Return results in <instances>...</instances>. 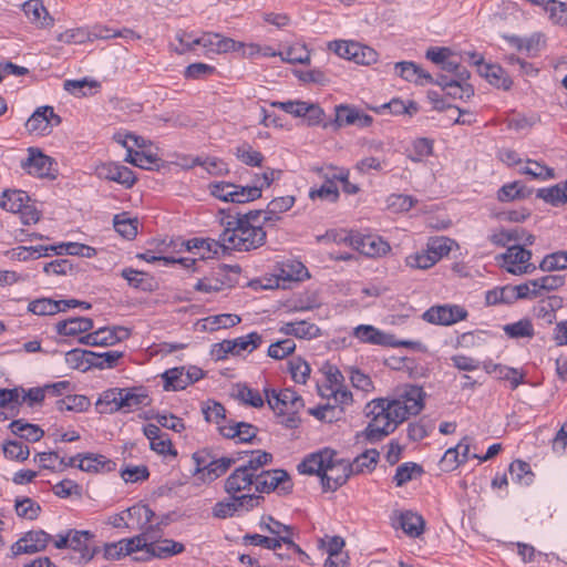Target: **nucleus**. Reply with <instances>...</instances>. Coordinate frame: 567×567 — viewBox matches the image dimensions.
Instances as JSON below:
<instances>
[{
	"label": "nucleus",
	"instance_id": "40",
	"mask_svg": "<svg viewBox=\"0 0 567 567\" xmlns=\"http://www.w3.org/2000/svg\"><path fill=\"white\" fill-rule=\"evenodd\" d=\"M9 427L13 434L30 442H38L44 435L43 430L38 425L24 422L23 420L12 421Z\"/></svg>",
	"mask_w": 567,
	"mask_h": 567
},
{
	"label": "nucleus",
	"instance_id": "20",
	"mask_svg": "<svg viewBox=\"0 0 567 567\" xmlns=\"http://www.w3.org/2000/svg\"><path fill=\"white\" fill-rule=\"evenodd\" d=\"M333 456H337V452L328 447L311 453L298 465V472L300 474L318 475L321 478Z\"/></svg>",
	"mask_w": 567,
	"mask_h": 567
},
{
	"label": "nucleus",
	"instance_id": "60",
	"mask_svg": "<svg viewBox=\"0 0 567 567\" xmlns=\"http://www.w3.org/2000/svg\"><path fill=\"white\" fill-rule=\"evenodd\" d=\"M164 389L169 391L184 390L188 384L185 380V368H174L163 373Z\"/></svg>",
	"mask_w": 567,
	"mask_h": 567
},
{
	"label": "nucleus",
	"instance_id": "16",
	"mask_svg": "<svg viewBox=\"0 0 567 567\" xmlns=\"http://www.w3.org/2000/svg\"><path fill=\"white\" fill-rule=\"evenodd\" d=\"M229 272L238 276L240 274V267L224 265L220 267L217 276L199 279L194 288L197 291L206 293L218 292L225 288H230L236 284V280L230 277Z\"/></svg>",
	"mask_w": 567,
	"mask_h": 567
},
{
	"label": "nucleus",
	"instance_id": "31",
	"mask_svg": "<svg viewBox=\"0 0 567 567\" xmlns=\"http://www.w3.org/2000/svg\"><path fill=\"white\" fill-rule=\"evenodd\" d=\"M218 430L224 437L238 439V441L243 443L251 442L258 431L256 426L246 422L220 425Z\"/></svg>",
	"mask_w": 567,
	"mask_h": 567
},
{
	"label": "nucleus",
	"instance_id": "48",
	"mask_svg": "<svg viewBox=\"0 0 567 567\" xmlns=\"http://www.w3.org/2000/svg\"><path fill=\"white\" fill-rule=\"evenodd\" d=\"M508 471L513 482L526 486L533 483L534 474L527 462L516 460L511 463Z\"/></svg>",
	"mask_w": 567,
	"mask_h": 567
},
{
	"label": "nucleus",
	"instance_id": "18",
	"mask_svg": "<svg viewBox=\"0 0 567 567\" xmlns=\"http://www.w3.org/2000/svg\"><path fill=\"white\" fill-rule=\"evenodd\" d=\"M350 246L364 256L377 258L390 251V245L377 235L354 234L350 238Z\"/></svg>",
	"mask_w": 567,
	"mask_h": 567
},
{
	"label": "nucleus",
	"instance_id": "25",
	"mask_svg": "<svg viewBox=\"0 0 567 567\" xmlns=\"http://www.w3.org/2000/svg\"><path fill=\"white\" fill-rule=\"evenodd\" d=\"M121 411L132 412L134 410L147 406L151 403V399L143 388H124L121 389Z\"/></svg>",
	"mask_w": 567,
	"mask_h": 567
},
{
	"label": "nucleus",
	"instance_id": "2",
	"mask_svg": "<svg viewBox=\"0 0 567 567\" xmlns=\"http://www.w3.org/2000/svg\"><path fill=\"white\" fill-rule=\"evenodd\" d=\"M221 224L225 227L220 234L223 250L249 251L266 241L267 235L261 225H247L229 216Z\"/></svg>",
	"mask_w": 567,
	"mask_h": 567
},
{
	"label": "nucleus",
	"instance_id": "39",
	"mask_svg": "<svg viewBox=\"0 0 567 567\" xmlns=\"http://www.w3.org/2000/svg\"><path fill=\"white\" fill-rule=\"evenodd\" d=\"M30 202V197L23 190H4L0 196V206L11 213H18L24 207L25 203Z\"/></svg>",
	"mask_w": 567,
	"mask_h": 567
},
{
	"label": "nucleus",
	"instance_id": "54",
	"mask_svg": "<svg viewBox=\"0 0 567 567\" xmlns=\"http://www.w3.org/2000/svg\"><path fill=\"white\" fill-rule=\"evenodd\" d=\"M235 155L241 163L252 167H260L265 159L264 155L254 150L248 143L237 146Z\"/></svg>",
	"mask_w": 567,
	"mask_h": 567
},
{
	"label": "nucleus",
	"instance_id": "62",
	"mask_svg": "<svg viewBox=\"0 0 567 567\" xmlns=\"http://www.w3.org/2000/svg\"><path fill=\"white\" fill-rule=\"evenodd\" d=\"M454 240L447 237H434L431 238L426 245L429 252L433 256L436 262L442 259L444 256H447L454 245Z\"/></svg>",
	"mask_w": 567,
	"mask_h": 567
},
{
	"label": "nucleus",
	"instance_id": "29",
	"mask_svg": "<svg viewBox=\"0 0 567 567\" xmlns=\"http://www.w3.org/2000/svg\"><path fill=\"white\" fill-rule=\"evenodd\" d=\"M93 329V320L86 317H72L55 323V331L60 336L75 337Z\"/></svg>",
	"mask_w": 567,
	"mask_h": 567
},
{
	"label": "nucleus",
	"instance_id": "30",
	"mask_svg": "<svg viewBox=\"0 0 567 567\" xmlns=\"http://www.w3.org/2000/svg\"><path fill=\"white\" fill-rule=\"evenodd\" d=\"M563 307V299L558 296H549L542 299L534 307V316L545 324H551L556 320V312Z\"/></svg>",
	"mask_w": 567,
	"mask_h": 567
},
{
	"label": "nucleus",
	"instance_id": "52",
	"mask_svg": "<svg viewBox=\"0 0 567 567\" xmlns=\"http://www.w3.org/2000/svg\"><path fill=\"white\" fill-rule=\"evenodd\" d=\"M395 70L398 74L406 81L417 82L419 80L424 79L430 82L432 80L429 73L424 72L413 62H398L395 64Z\"/></svg>",
	"mask_w": 567,
	"mask_h": 567
},
{
	"label": "nucleus",
	"instance_id": "37",
	"mask_svg": "<svg viewBox=\"0 0 567 567\" xmlns=\"http://www.w3.org/2000/svg\"><path fill=\"white\" fill-rule=\"evenodd\" d=\"M125 162L143 169L153 171L159 168L162 159L156 154L146 153L144 150H130Z\"/></svg>",
	"mask_w": 567,
	"mask_h": 567
},
{
	"label": "nucleus",
	"instance_id": "64",
	"mask_svg": "<svg viewBox=\"0 0 567 567\" xmlns=\"http://www.w3.org/2000/svg\"><path fill=\"white\" fill-rule=\"evenodd\" d=\"M433 151V142L429 138H417L413 142L408 157L412 162H422L425 157L430 156Z\"/></svg>",
	"mask_w": 567,
	"mask_h": 567
},
{
	"label": "nucleus",
	"instance_id": "24",
	"mask_svg": "<svg viewBox=\"0 0 567 567\" xmlns=\"http://www.w3.org/2000/svg\"><path fill=\"white\" fill-rule=\"evenodd\" d=\"M143 433L150 440V446L154 452L161 455H176L171 439L166 433L161 431L158 425L152 423L146 424L143 427Z\"/></svg>",
	"mask_w": 567,
	"mask_h": 567
},
{
	"label": "nucleus",
	"instance_id": "53",
	"mask_svg": "<svg viewBox=\"0 0 567 567\" xmlns=\"http://www.w3.org/2000/svg\"><path fill=\"white\" fill-rule=\"evenodd\" d=\"M526 187L520 182H513L503 185L497 192V199L502 203L525 198L528 196Z\"/></svg>",
	"mask_w": 567,
	"mask_h": 567
},
{
	"label": "nucleus",
	"instance_id": "7",
	"mask_svg": "<svg viewBox=\"0 0 567 567\" xmlns=\"http://www.w3.org/2000/svg\"><path fill=\"white\" fill-rule=\"evenodd\" d=\"M502 267L509 274L519 276L533 272L536 267L530 262L532 252L522 245H512L502 255Z\"/></svg>",
	"mask_w": 567,
	"mask_h": 567
},
{
	"label": "nucleus",
	"instance_id": "14",
	"mask_svg": "<svg viewBox=\"0 0 567 567\" xmlns=\"http://www.w3.org/2000/svg\"><path fill=\"white\" fill-rule=\"evenodd\" d=\"M261 343V336L250 332L233 340H224L215 344L213 353L217 359H225L228 353L239 355L243 351L251 352Z\"/></svg>",
	"mask_w": 567,
	"mask_h": 567
},
{
	"label": "nucleus",
	"instance_id": "33",
	"mask_svg": "<svg viewBox=\"0 0 567 567\" xmlns=\"http://www.w3.org/2000/svg\"><path fill=\"white\" fill-rule=\"evenodd\" d=\"M115 462L101 454H85L80 458L78 467L84 472H111L115 470Z\"/></svg>",
	"mask_w": 567,
	"mask_h": 567
},
{
	"label": "nucleus",
	"instance_id": "1",
	"mask_svg": "<svg viewBox=\"0 0 567 567\" xmlns=\"http://www.w3.org/2000/svg\"><path fill=\"white\" fill-rule=\"evenodd\" d=\"M425 392L421 386L406 384L396 392L394 399L380 398L368 404L371 415L362 436L375 443L394 432L410 415L419 414L424 408Z\"/></svg>",
	"mask_w": 567,
	"mask_h": 567
},
{
	"label": "nucleus",
	"instance_id": "59",
	"mask_svg": "<svg viewBox=\"0 0 567 567\" xmlns=\"http://www.w3.org/2000/svg\"><path fill=\"white\" fill-rule=\"evenodd\" d=\"M422 473L423 470L419 464L412 462L403 463L398 466L393 481L396 486H403Z\"/></svg>",
	"mask_w": 567,
	"mask_h": 567
},
{
	"label": "nucleus",
	"instance_id": "3",
	"mask_svg": "<svg viewBox=\"0 0 567 567\" xmlns=\"http://www.w3.org/2000/svg\"><path fill=\"white\" fill-rule=\"evenodd\" d=\"M279 173L269 168L261 176H257L255 183L250 186L223 181L210 183L208 189L214 197L223 202L245 204L260 198L262 188L269 187Z\"/></svg>",
	"mask_w": 567,
	"mask_h": 567
},
{
	"label": "nucleus",
	"instance_id": "58",
	"mask_svg": "<svg viewBox=\"0 0 567 567\" xmlns=\"http://www.w3.org/2000/svg\"><path fill=\"white\" fill-rule=\"evenodd\" d=\"M537 197L544 199L546 203L553 206H558L567 203V192H565L564 185H555L547 188H539L537 190Z\"/></svg>",
	"mask_w": 567,
	"mask_h": 567
},
{
	"label": "nucleus",
	"instance_id": "56",
	"mask_svg": "<svg viewBox=\"0 0 567 567\" xmlns=\"http://www.w3.org/2000/svg\"><path fill=\"white\" fill-rule=\"evenodd\" d=\"M60 305L51 298H40L29 302L28 311L37 316H53L60 312Z\"/></svg>",
	"mask_w": 567,
	"mask_h": 567
},
{
	"label": "nucleus",
	"instance_id": "34",
	"mask_svg": "<svg viewBox=\"0 0 567 567\" xmlns=\"http://www.w3.org/2000/svg\"><path fill=\"white\" fill-rule=\"evenodd\" d=\"M260 526L261 528L266 529L268 533L274 535L272 538L280 540V547L282 545H293V533L291 526L281 524L280 522L275 520L271 516L264 518Z\"/></svg>",
	"mask_w": 567,
	"mask_h": 567
},
{
	"label": "nucleus",
	"instance_id": "9",
	"mask_svg": "<svg viewBox=\"0 0 567 567\" xmlns=\"http://www.w3.org/2000/svg\"><path fill=\"white\" fill-rule=\"evenodd\" d=\"M350 462L339 458L338 455L332 457L321 477V486L323 492H334L347 483L351 476Z\"/></svg>",
	"mask_w": 567,
	"mask_h": 567
},
{
	"label": "nucleus",
	"instance_id": "51",
	"mask_svg": "<svg viewBox=\"0 0 567 567\" xmlns=\"http://www.w3.org/2000/svg\"><path fill=\"white\" fill-rule=\"evenodd\" d=\"M121 276L127 281V284L135 289L151 290L152 279L144 272L133 268H124Z\"/></svg>",
	"mask_w": 567,
	"mask_h": 567
},
{
	"label": "nucleus",
	"instance_id": "43",
	"mask_svg": "<svg viewBox=\"0 0 567 567\" xmlns=\"http://www.w3.org/2000/svg\"><path fill=\"white\" fill-rule=\"evenodd\" d=\"M101 347H110L130 337V330L124 327H105L96 330Z\"/></svg>",
	"mask_w": 567,
	"mask_h": 567
},
{
	"label": "nucleus",
	"instance_id": "36",
	"mask_svg": "<svg viewBox=\"0 0 567 567\" xmlns=\"http://www.w3.org/2000/svg\"><path fill=\"white\" fill-rule=\"evenodd\" d=\"M124 513H126L127 519L133 520L131 529L144 528L145 525L152 523L155 516L154 511L145 504L133 505L124 511Z\"/></svg>",
	"mask_w": 567,
	"mask_h": 567
},
{
	"label": "nucleus",
	"instance_id": "11",
	"mask_svg": "<svg viewBox=\"0 0 567 567\" xmlns=\"http://www.w3.org/2000/svg\"><path fill=\"white\" fill-rule=\"evenodd\" d=\"M465 308L458 305H437L429 308L422 318L432 324L451 326L467 318Z\"/></svg>",
	"mask_w": 567,
	"mask_h": 567
},
{
	"label": "nucleus",
	"instance_id": "13",
	"mask_svg": "<svg viewBox=\"0 0 567 567\" xmlns=\"http://www.w3.org/2000/svg\"><path fill=\"white\" fill-rule=\"evenodd\" d=\"M94 173L100 179L115 182L125 188H132L137 181L131 168L116 162L100 163Z\"/></svg>",
	"mask_w": 567,
	"mask_h": 567
},
{
	"label": "nucleus",
	"instance_id": "42",
	"mask_svg": "<svg viewBox=\"0 0 567 567\" xmlns=\"http://www.w3.org/2000/svg\"><path fill=\"white\" fill-rule=\"evenodd\" d=\"M281 331L289 336H295L301 339H311L319 334L320 329L310 322L307 321H297V322H288L282 328Z\"/></svg>",
	"mask_w": 567,
	"mask_h": 567
},
{
	"label": "nucleus",
	"instance_id": "41",
	"mask_svg": "<svg viewBox=\"0 0 567 567\" xmlns=\"http://www.w3.org/2000/svg\"><path fill=\"white\" fill-rule=\"evenodd\" d=\"M503 331L511 339H532L535 336L534 326L532 320L528 318H523L516 322L505 324L503 327Z\"/></svg>",
	"mask_w": 567,
	"mask_h": 567
},
{
	"label": "nucleus",
	"instance_id": "26",
	"mask_svg": "<svg viewBox=\"0 0 567 567\" xmlns=\"http://www.w3.org/2000/svg\"><path fill=\"white\" fill-rule=\"evenodd\" d=\"M254 474L246 472L245 468L238 466L226 480L225 491L229 495H235L239 492L250 491L255 488Z\"/></svg>",
	"mask_w": 567,
	"mask_h": 567
},
{
	"label": "nucleus",
	"instance_id": "27",
	"mask_svg": "<svg viewBox=\"0 0 567 567\" xmlns=\"http://www.w3.org/2000/svg\"><path fill=\"white\" fill-rule=\"evenodd\" d=\"M247 457L244 464L240 465L241 468H245L246 472L254 474V477H257L259 473L262 471L261 468L265 465H268L272 461V455L266 451H244L238 453L237 460H243Z\"/></svg>",
	"mask_w": 567,
	"mask_h": 567
},
{
	"label": "nucleus",
	"instance_id": "19",
	"mask_svg": "<svg viewBox=\"0 0 567 567\" xmlns=\"http://www.w3.org/2000/svg\"><path fill=\"white\" fill-rule=\"evenodd\" d=\"M334 123L339 127L357 126L359 128L369 127L373 123V117L362 110L347 104L336 106Z\"/></svg>",
	"mask_w": 567,
	"mask_h": 567
},
{
	"label": "nucleus",
	"instance_id": "45",
	"mask_svg": "<svg viewBox=\"0 0 567 567\" xmlns=\"http://www.w3.org/2000/svg\"><path fill=\"white\" fill-rule=\"evenodd\" d=\"M90 404V400L81 394H70L55 402V406L60 412L71 411L76 413L87 410Z\"/></svg>",
	"mask_w": 567,
	"mask_h": 567
},
{
	"label": "nucleus",
	"instance_id": "5",
	"mask_svg": "<svg viewBox=\"0 0 567 567\" xmlns=\"http://www.w3.org/2000/svg\"><path fill=\"white\" fill-rule=\"evenodd\" d=\"M352 336L358 339L361 343H368L373 346H391V347H405L415 349L420 346L416 341H395L394 336L388 334L382 330L371 324H360L352 331Z\"/></svg>",
	"mask_w": 567,
	"mask_h": 567
},
{
	"label": "nucleus",
	"instance_id": "22",
	"mask_svg": "<svg viewBox=\"0 0 567 567\" xmlns=\"http://www.w3.org/2000/svg\"><path fill=\"white\" fill-rule=\"evenodd\" d=\"M148 543L147 557L144 558V560L151 558L167 559L185 551V545L183 543L171 538L156 539L155 542Z\"/></svg>",
	"mask_w": 567,
	"mask_h": 567
},
{
	"label": "nucleus",
	"instance_id": "6",
	"mask_svg": "<svg viewBox=\"0 0 567 567\" xmlns=\"http://www.w3.org/2000/svg\"><path fill=\"white\" fill-rule=\"evenodd\" d=\"M330 48L340 58L355 62L357 64L370 65L378 60L374 49L354 41H334Z\"/></svg>",
	"mask_w": 567,
	"mask_h": 567
},
{
	"label": "nucleus",
	"instance_id": "38",
	"mask_svg": "<svg viewBox=\"0 0 567 567\" xmlns=\"http://www.w3.org/2000/svg\"><path fill=\"white\" fill-rule=\"evenodd\" d=\"M118 396H121L120 388H112L103 391L95 403L97 412L102 414H111L121 411Z\"/></svg>",
	"mask_w": 567,
	"mask_h": 567
},
{
	"label": "nucleus",
	"instance_id": "46",
	"mask_svg": "<svg viewBox=\"0 0 567 567\" xmlns=\"http://www.w3.org/2000/svg\"><path fill=\"white\" fill-rule=\"evenodd\" d=\"M240 317L233 313H221L216 316H209L203 320V327L206 330L215 331L218 329H226L234 327L240 322Z\"/></svg>",
	"mask_w": 567,
	"mask_h": 567
},
{
	"label": "nucleus",
	"instance_id": "47",
	"mask_svg": "<svg viewBox=\"0 0 567 567\" xmlns=\"http://www.w3.org/2000/svg\"><path fill=\"white\" fill-rule=\"evenodd\" d=\"M554 24L567 25V3L559 0H545L542 4Z\"/></svg>",
	"mask_w": 567,
	"mask_h": 567
},
{
	"label": "nucleus",
	"instance_id": "32",
	"mask_svg": "<svg viewBox=\"0 0 567 567\" xmlns=\"http://www.w3.org/2000/svg\"><path fill=\"white\" fill-rule=\"evenodd\" d=\"M182 246H185L186 250L193 251L199 255V258L206 259L212 258L214 255L218 252L219 249H223L221 239H204V238H193L187 241H183Z\"/></svg>",
	"mask_w": 567,
	"mask_h": 567
},
{
	"label": "nucleus",
	"instance_id": "57",
	"mask_svg": "<svg viewBox=\"0 0 567 567\" xmlns=\"http://www.w3.org/2000/svg\"><path fill=\"white\" fill-rule=\"evenodd\" d=\"M91 358H94V352L83 349H73L65 353V362L72 369H82L83 371L92 368L89 365Z\"/></svg>",
	"mask_w": 567,
	"mask_h": 567
},
{
	"label": "nucleus",
	"instance_id": "8",
	"mask_svg": "<svg viewBox=\"0 0 567 567\" xmlns=\"http://www.w3.org/2000/svg\"><path fill=\"white\" fill-rule=\"evenodd\" d=\"M292 488L291 480L284 470L261 471L255 478V492L288 494Z\"/></svg>",
	"mask_w": 567,
	"mask_h": 567
},
{
	"label": "nucleus",
	"instance_id": "35",
	"mask_svg": "<svg viewBox=\"0 0 567 567\" xmlns=\"http://www.w3.org/2000/svg\"><path fill=\"white\" fill-rule=\"evenodd\" d=\"M478 73L498 89L509 90L513 84V81L499 65L485 63L481 65Z\"/></svg>",
	"mask_w": 567,
	"mask_h": 567
},
{
	"label": "nucleus",
	"instance_id": "50",
	"mask_svg": "<svg viewBox=\"0 0 567 567\" xmlns=\"http://www.w3.org/2000/svg\"><path fill=\"white\" fill-rule=\"evenodd\" d=\"M278 277L282 280L300 281L308 277V270L300 261H286L279 268Z\"/></svg>",
	"mask_w": 567,
	"mask_h": 567
},
{
	"label": "nucleus",
	"instance_id": "44",
	"mask_svg": "<svg viewBox=\"0 0 567 567\" xmlns=\"http://www.w3.org/2000/svg\"><path fill=\"white\" fill-rule=\"evenodd\" d=\"M379 455L380 454L375 449H371L357 456L353 462L350 463L351 474H360L372 471L378 463Z\"/></svg>",
	"mask_w": 567,
	"mask_h": 567
},
{
	"label": "nucleus",
	"instance_id": "23",
	"mask_svg": "<svg viewBox=\"0 0 567 567\" xmlns=\"http://www.w3.org/2000/svg\"><path fill=\"white\" fill-rule=\"evenodd\" d=\"M394 528H401L410 537H419L423 530L425 522L423 517L411 511L395 514L392 523Z\"/></svg>",
	"mask_w": 567,
	"mask_h": 567
},
{
	"label": "nucleus",
	"instance_id": "4",
	"mask_svg": "<svg viewBox=\"0 0 567 567\" xmlns=\"http://www.w3.org/2000/svg\"><path fill=\"white\" fill-rule=\"evenodd\" d=\"M193 458L196 464V472L202 474L203 478L213 482L236 462L235 457H216L209 450H200L194 453Z\"/></svg>",
	"mask_w": 567,
	"mask_h": 567
},
{
	"label": "nucleus",
	"instance_id": "28",
	"mask_svg": "<svg viewBox=\"0 0 567 567\" xmlns=\"http://www.w3.org/2000/svg\"><path fill=\"white\" fill-rule=\"evenodd\" d=\"M22 10L31 23H37L40 28H51L54 23L41 0H28L23 3Z\"/></svg>",
	"mask_w": 567,
	"mask_h": 567
},
{
	"label": "nucleus",
	"instance_id": "10",
	"mask_svg": "<svg viewBox=\"0 0 567 567\" xmlns=\"http://www.w3.org/2000/svg\"><path fill=\"white\" fill-rule=\"evenodd\" d=\"M21 166L28 174L39 178L54 179L58 173L54 161L34 147L28 150V157L22 161Z\"/></svg>",
	"mask_w": 567,
	"mask_h": 567
},
{
	"label": "nucleus",
	"instance_id": "17",
	"mask_svg": "<svg viewBox=\"0 0 567 567\" xmlns=\"http://www.w3.org/2000/svg\"><path fill=\"white\" fill-rule=\"evenodd\" d=\"M61 123V117L54 113L52 106L38 107L28 118L25 128L29 133L48 135L53 126Z\"/></svg>",
	"mask_w": 567,
	"mask_h": 567
},
{
	"label": "nucleus",
	"instance_id": "61",
	"mask_svg": "<svg viewBox=\"0 0 567 567\" xmlns=\"http://www.w3.org/2000/svg\"><path fill=\"white\" fill-rule=\"evenodd\" d=\"M19 401L12 402L9 404L10 410H14L17 406H20L22 403L28 402L29 406H33L35 404L41 403L45 396V389L42 388H31L28 391L23 389H19Z\"/></svg>",
	"mask_w": 567,
	"mask_h": 567
},
{
	"label": "nucleus",
	"instance_id": "55",
	"mask_svg": "<svg viewBox=\"0 0 567 567\" xmlns=\"http://www.w3.org/2000/svg\"><path fill=\"white\" fill-rule=\"evenodd\" d=\"M511 285L494 288L486 291L485 302L487 306H496L501 303L511 305L514 303V293Z\"/></svg>",
	"mask_w": 567,
	"mask_h": 567
},
{
	"label": "nucleus",
	"instance_id": "21",
	"mask_svg": "<svg viewBox=\"0 0 567 567\" xmlns=\"http://www.w3.org/2000/svg\"><path fill=\"white\" fill-rule=\"evenodd\" d=\"M198 47L204 48L207 52L220 54L238 51L244 48V43L219 33L205 32L199 37Z\"/></svg>",
	"mask_w": 567,
	"mask_h": 567
},
{
	"label": "nucleus",
	"instance_id": "49",
	"mask_svg": "<svg viewBox=\"0 0 567 567\" xmlns=\"http://www.w3.org/2000/svg\"><path fill=\"white\" fill-rule=\"evenodd\" d=\"M519 173L539 181H547L555 177L554 168L533 159H527L526 165L519 169Z\"/></svg>",
	"mask_w": 567,
	"mask_h": 567
},
{
	"label": "nucleus",
	"instance_id": "63",
	"mask_svg": "<svg viewBox=\"0 0 567 567\" xmlns=\"http://www.w3.org/2000/svg\"><path fill=\"white\" fill-rule=\"evenodd\" d=\"M279 55L282 61L292 64H306L310 61V52L305 45L300 44L289 47L287 50L280 52Z\"/></svg>",
	"mask_w": 567,
	"mask_h": 567
},
{
	"label": "nucleus",
	"instance_id": "15",
	"mask_svg": "<svg viewBox=\"0 0 567 567\" xmlns=\"http://www.w3.org/2000/svg\"><path fill=\"white\" fill-rule=\"evenodd\" d=\"M51 539V535L42 529L30 530L12 544L11 557L42 551L47 548Z\"/></svg>",
	"mask_w": 567,
	"mask_h": 567
},
{
	"label": "nucleus",
	"instance_id": "12",
	"mask_svg": "<svg viewBox=\"0 0 567 567\" xmlns=\"http://www.w3.org/2000/svg\"><path fill=\"white\" fill-rule=\"evenodd\" d=\"M265 395L269 408L277 414L288 411L298 412L303 408L302 398L291 389H284L280 392L265 389Z\"/></svg>",
	"mask_w": 567,
	"mask_h": 567
}]
</instances>
